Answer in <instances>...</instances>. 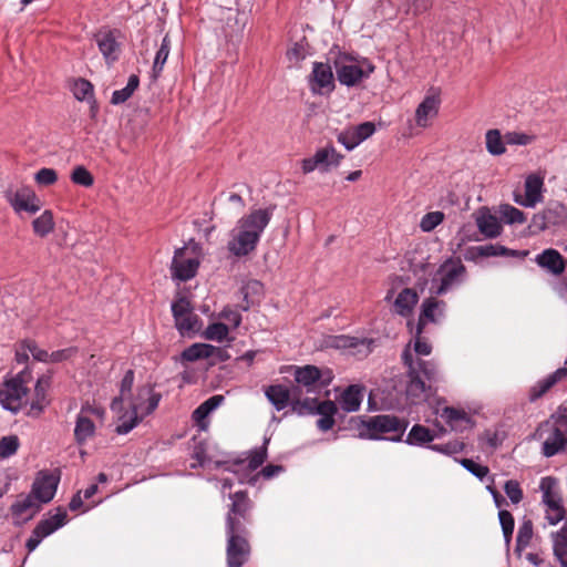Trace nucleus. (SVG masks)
Returning <instances> with one entry per match:
<instances>
[{"instance_id": "obj_1", "label": "nucleus", "mask_w": 567, "mask_h": 567, "mask_svg": "<svg viewBox=\"0 0 567 567\" xmlns=\"http://www.w3.org/2000/svg\"><path fill=\"white\" fill-rule=\"evenodd\" d=\"M228 499L225 516L227 566L241 567L249 559L251 551L247 525L251 523L254 502L246 491L230 493Z\"/></svg>"}, {"instance_id": "obj_2", "label": "nucleus", "mask_w": 567, "mask_h": 567, "mask_svg": "<svg viewBox=\"0 0 567 567\" xmlns=\"http://www.w3.org/2000/svg\"><path fill=\"white\" fill-rule=\"evenodd\" d=\"M265 394L277 411H281L290 404L291 411L298 415H321L317 421V426L322 432L331 430L334 425V414L338 412V406L331 400L320 402L316 398L301 399L299 398V389L292 386L288 389L281 384L269 385Z\"/></svg>"}, {"instance_id": "obj_3", "label": "nucleus", "mask_w": 567, "mask_h": 567, "mask_svg": "<svg viewBox=\"0 0 567 567\" xmlns=\"http://www.w3.org/2000/svg\"><path fill=\"white\" fill-rule=\"evenodd\" d=\"M403 363L408 367L405 393L413 404L426 401L433 394L432 383L440 379L436 364L431 360L413 359L410 343L402 353Z\"/></svg>"}, {"instance_id": "obj_4", "label": "nucleus", "mask_w": 567, "mask_h": 567, "mask_svg": "<svg viewBox=\"0 0 567 567\" xmlns=\"http://www.w3.org/2000/svg\"><path fill=\"white\" fill-rule=\"evenodd\" d=\"M161 393L154 392L151 385H144L137 389L136 395L128 398L131 411H122L118 414V421L115 432L120 435L131 432L146 415H150L161 401Z\"/></svg>"}, {"instance_id": "obj_5", "label": "nucleus", "mask_w": 567, "mask_h": 567, "mask_svg": "<svg viewBox=\"0 0 567 567\" xmlns=\"http://www.w3.org/2000/svg\"><path fill=\"white\" fill-rule=\"evenodd\" d=\"M536 435L539 439L546 436L543 454L547 457L556 455L567 444V415H553L537 427Z\"/></svg>"}, {"instance_id": "obj_6", "label": "nucleus", "mask_w": 567, "mask_h": 567, "mask_svg": "<svg viewBox=\"0 0 567 567\" xmlns=\"http://www.w3.org/2000/svg\"><path fill=\"white\" fill-rule=\"evenodd\" d=\"M408 421L395 415L380 414L370 417L365 422L368 437L372 440L381 439L383 434H393L389 440L394 442L402 441L404 432L408 427Z\"/></svg>"}, {"instance_id": "obj_7", "label": "nucleus", "mask_w": 567, "mask_h": 567, "mask_svg": "<svg viewBox=\"0 0 567 567\" xmlns=\"http://www.w3.org/2000/svg\"><path fill=\"white\" fill-rule=\"evenodd\" d=\"M27 372L4 381L0 386V403L3 409L17 413L24 402L28 389L24 385Z\"/></svg>"}, {"instance_id": "obj_8", "label": "nucleus", "mask_w": 567, "mask_h": 567, "mask_svg": "<svg viewBox=\"0 0 567 567\" xmlns=\"http://www.w3.org/2000/svg\"><path fill=\"white\" fill-rule=\"evenodd\" d=\"M436 275L440 276V285L435 292L444 295L464 280L466 268L461 259L449 258L440 266Z\"/></svg>"}, {"instance_id": "obj_9", "label": "nucleus", "mask_w": 567, "mask_h": 567, "mask_svg": "<svg viewBox=\"0 0 567 567\" xmlns=\"http://www.w3.org/2000/svg\"><path fill=\"white\" fill-rule=\"evenodd\" d=\"M4 197L18 214L21 212L35 214L42 207L41 199L29 187H20L17 190L7 189Z\"/></svg>"}, {"instance_id": "obj_10", "label": "nucleus", "mask_w": 567, "mask_h": 567, "mask_svg": "<svg viewBox=\"0 0 567 567\" xmlns=\"http://www.w3.org/2000/svg\"><path fill=\"white\" fill-rule=\"evenodd\" d=\"M342 157L333 146H326L319 148L313 156L302 161V171L305 174L317 168L321 172H328L330 167L338 166Z\"/></svg>"}, {"instance_id": "obj_11", "label": "nucleus", "mask_w": 567, "mask_h": 567, "mask_svg": "<svg viewBox=\"0 0 567 567\" xmlns=\"http://www.w3.org/2000/svg\"><path fill=\"white\" fill-rule=\"evenodd\" d=\"M274 210L275 206L254 209L250 212V214L241 217L237 221V226H239L240 229L249 231V234L255 236L256 239L259 241L262 231L265 230V228L267 227L272 217Z\"/></svg>"}, {"instance_id": "obj_12", "label": "nucleus", "mask_w": 567, "mask_h": 567, "mask_svg": "<svg viewBox=\"0 0 567 567\" xmlns=\"http://www.w3.org/2000/svg\"><path fill=\"white\" fill-rule=\"evenodd\" d=\"M446 302L434 297L423 300L417 320V333H423L427 323H440L445 316Z\"/></svg>"}, {"instance_id": "obj_13", "label": "nucleus", "mask_w": 567, "mask_h": 567, "mask_svg": "<svg viewBox=\"0 0 567 567\" xmlns=\"http://www.w3.org/2000/svg\"><path fill=\"white\" fill-rule=\"evenodd\" d=\"M293 377L297 384L292 385V388L299 389V398L302 395V389L306 390V393H315L318 389L326 385L324 382L320 383L321 371L315 365L308 364L296 368Z\"/></svg>"}, {"instance_id": "obj_14", "label": "nucleus", "mask_w": 567, "mask_h": 567, "mask_svg": "<svg viewBox=\"0 0 567 567\" xmlns=\"http://www.w3.org/2000/svg\"><path fill=\"white\" fill-rule=\"evenodd\" d=\"M310 90L315 94L330 93L334 89L333 73L327 63L315 62L309 76Z\"/></svg>"}, {"instance_id": "obj_15", "label": "nucleus", "mask_w": 567, "mask_h": 567, "mask_svg": "<svg viewBox=\"0 0 567 567\" xmlns=\"http://www.w3.org/2000/svg\"><path fill=\"white\" fill-rule=\"evenodd\" d=\"M187 250V247L176 249L172 260L173 276L182 281H187L195 277L199 266V261L197 258L185 257Z\"/></svg>"}, {"instance_id": "obj_16", "label": "nucleus", "mask_w": 567, "mask_h": 567, "mask_svg": "<svg viewBox=\"0 0 567 567\" xmlns=\"http://www.w3.org/2000/svg\"><path fill=\"white\" fill-rule=\"evenodd\" d=\"M258 240L255 236L249 234L239 226L230 231V239L227 244L228 250L236 257H244L254 251L257 247Z\"/></svg>"}, {"instance_id": "obj_17", "label": "nucleus", "mask_w": 567, "mask_h": 567, "mask_svg": "<svg viewBox=\"0 0 567 567\" xmlns=\"http://www.w3.org/2000/svg\"><path fill=\"white\" fill-rule=\"evenodd\" d=\"M374 66L368 64L367 70L362 66L351 62L343 63L342 61L336 62L337 78L341 84L347 86L357 85L362 79L368 78L372 73Z\"/></svg>"}, {"instance_id": "obj_18", "label": "nucleus", "mask_w": 567, "mask_h": 567, "mask_svg": "<svg viewBox=\"0 0 567 567\" xmlns=\"http://www.w3.org/2000/svg\"><path fill=\"white\" fill-rule=\"evenodd\" d=\"M59 477L47 472H40L35 477L31 493L39 503H49L56 492Z\"/></svg>"}, {"instance_id": "obj_19", "label": "nucleus", "mask_w": 567, "mask_h": 567, "mask_svg": "<svg viewBox=\"0 0 567 567\" xmlns=\"http://www.w3.org/2000/svg\"><path fill=\"white\" fill-rule=\"evenodd\" d=\"M475 224L485 238H496L502 234L503 227L498 218L487 207H481L474 213Z\"/></svg>"}, {"instance_id": "obj_20", "label": "nucleus", "mask_w": 567, "mask_h": 567, "mask_svg": "<svg viewBox=\"0 0 567 567\" xmlns=\"http://www.w3.org/2000/svg\"><path fill=\"white\" fill-rule=\"evenodd\" d=\"M535 262L554 276H560L567 267V260L554 248L545 249L542 254L537 255Z\"/></svg>"}, {"instance_id": "obj_21", "label": "nucleus", "mask_w": 567, "mask_h": 567, "mask_svg": "<svg viewBox=\"0 0 567 567\" xmlns=\"http://www.w3.org/2000/svg\"><path fill=\"white\" fill-rule=\"evenodd\" d=\"M95 42L107 64L118 59L120 43L114 31H100L95 35Z\"/></svg>"}, {"instance_id": "obj_22", "label": "nucleus", "mask_w": 567, "mask_h": 567, "mask_svg": "<svg viewBox=\"0 0 567 567\" xmlns=\"http://www.w3.org/2000/svg\"><path fill=\"white\" fill-rule=\"evenodd\" d=\"M440 103L439 93L429 94L424 97L415 111V122L417 126L426 127L429 125V121L437 115Z\"/></svg>"}, {"instance_id": "obj_23", "label": "nucleus", "mask_w": 567, "mask_h": 567, "mask_svg": "<svg viewBox=\"0 0 567 567\" xmlns=\"http://www.w3.org/2000/svg\"><path fill=\"white\" fill-rule=\"evenodd\" d=\"M372 339H359L349 336H334L330 339L329 346L336 349H358V353L364 355L371 352Z\"/></svg>"}, {"instance_id": "obj_24", "label": "nucleus", "mask_w": 567, "mask_h": 567, "mask_svg": "<svg viewBox=\"0 0 567 567\" xmlns=\"http://www.w3.org/2000/svg\"><path fill=\"white\" fill-rule=\"evenodd\" d=\"M567 377V368H559L546 378L539 380L529 391V400L536 401L546 394L556 383Z\"/></svg>"}, {"instance_id": "obj_25", "label": "nucleus", "mask_w": 567, "mask_h": 567, "mask_svg": "<svg viewBox=\"0 0 567 567\" xmlns=\"http://www.w3.org/2000/svg\"><path fill=\"white\" fill-rule=\"evenodd\" d=\"M543 179L536 175H529L525 181L524 199L515 198L516 203L524 207H534L542 200Z\"/></svg>"}, {"instance_id": "obj_26", "label": "nucleus", "mask_w": 567, "mask_h": 567, "mask_svg": "<svg viewBox=\"0 0 567 567\" xmlns=\"http://www.w3.org/2000/svg\"><path fill=\"white\" fill-rule=\"evenodd\" d=\"M553 551L561 567H567V519L561 528L550 535Z\"/></svg>"}, {"instance_id": "obj_27", "label": "nucleus", "mask_w": 567, "mask_h": 567, "mask_svg": "<svg viewBox=\"0 0 567 567\" xmlns=\"http://www.w3.org/2000/svg\"><path fill=\"white\" fill-rule=\"evenodd\" d=\"M363 399V388L359 385L348 386L341 394L339 404L346 412L358 411Z\"/></svg>"}, {"instance_id": "obj_28", "label": "nucleus", "mask_w": 567, "mask_h": 567, "mask_svg": "<svg viewBox=\"0 0 567 567\" xmlns=\"http://www.w3.org/2000/svg\"><path fill=\"white\" fill-rule=\"evenodd\" d=\"M419 301V295L412 288H404L396 297L394 307L402 317H409Z\"/></svg>"}, {"instance_id": "obj_29", "label": "nucleus", "mask_w": 567, "mask_h": 567, "mask_svg": "<svg viewBox=\"0 0 567 567\" xmlns=\"http://www.w3.org/2000/svg\"><path fill=\"white\" fill-rule=\"evenodd\" d=\"M476 256L480 257H493V256H513L524 259L527 255V250H513L508 249L505 246L498 244H488L483 246H477L474 248Z\"/></svg>"}, {"instance_id": "obj_30", "label": "nucleus", "mask_w": 567, "mask_h": 567, "mask_svg": "<svg viewBox=\"0 0 567 567\" xmlns=\"http://www.w3.org/2000/svg\"><path fill=\"white\" fill-rule=\"evenodd\" d=\"M134 383V371L127 370L124 374L121 384H120V395L115 396L111 403V410L114 413H122L123 411V402L128 400L132 396V388Z\"/></svg>"}, {"instance_id": "obj_31", "label": "nucleus", "mask_w": 567, "mask_h": 567, "mask_svg": "<svg viewBox=\"0 0 567 567\" xmlns=\"http://www.w3.org/2000/svg\"><path fill=\"white\" fill-rule=\"evenodd\" d=\"M56 511L58 512L55 515L40 520L34 527L42 536L47 537L53 534L65 524L68 517L66 511L61 507H59Z\"/></svg>"}, {"instance_id": "obj_32", "label": "nucleus", "mask_w": 567, "mask_h": 567, "mask_svg": "<svg viewBox=\"0 0 567 567\" xmlns=\"http://www.w3.org/2000/svg\"><path fill=\"white\" fill-rule=\"evenodd\" d=\"M224 401V396L220 395V394H217V395H213L210 396L209 399H207L206 401H204L199 406H197L193 414H192V417L194 420V422L200 426L202 429L205 427V424H204V421L206 420V417L215 410L217 409Z\"/></svg>"}, {"instance_id": "obj_33", "label": "nucleus", "mask_w": 567, "mask_h": 567, "mask_svg": "<svg viewBox=\"0 0 567 567\" xmlns=\"http://www.w3.org/2000/svg\"><path fill=\"white\" fill-rule=\"evenodd\" d=\"M11 513L16 517H21L28 512H31L28 518H31L39 509L40 503H37V499L32 493L28 495H21L19 499H17L11 505Z\"/></svg>"}, {"instance_id": "obj_34", "label": "nucleus", "mask_w": 567, "mask_h": 567, "mask_svg": "<svg viewBox=\"0 0 567 567\" xmlns=\"http://www.w3.org/2000/svg\"><path fill=\"white\" fill-rule=\"evenodd\" d=\"M95 432L93 421L87 416L80 413L76 419L74 437L79 444H83L89 437H92Z\"/></svg>"}, {"instance_id": "obj_35", "label": "nucleus", "mask_w": 567, "mask_h": 567, "mask_svg": "<svg viewBox=\"0 0 567 567\" xmlns=\"http://www.w3.org/2000/svg\"><path fill=\"white\" fill-rule=\"evenodd\" d=\"M169 51H171V40H169L168 34H166L163 38L162 44H161L158 51L156 52V55L154 59V63H153V68H152L153 80H157L159 78V75L163 71V68L167 61V58L169 55Z\"/></svg>"}, {"instance_id": "obj_36", "label": "nucleus", "mask_w": 567, "mask_h": 567, "mask_svg": "<svg viewBox=\"0 0 567 567\" xmlns=\"http://www.w3.org/2000/svg\"><path fill=\"white\" fill-rule=\"evenodd\" d=\"M212 350H214V346L212 344L194 343L182 352L181 358L183 361L195 362L200 359L210 358L209 351Z\"/></svg>"}, {"instance_id": "obj_37", "label": "nucleus", "mask_w": 567, "mask_h": 567, "mask_svg": "<svg viewBox=\"0 0 567 567\" xmlns=\"http://www.w3.org/2000/svg\"><path fill=\"white\" fill-rule=\"evenodd\" d=\"M544 213L550 227L560 226L567 220V208L561 203H549Z\"/></svg>"}, {"instance_id": "obj_38", "label": "nucleus", "mask_w": 567, "mask_h": 567, "mask_svg": "<svg viewBox=\"0 0 567 567\" xmlns=\"http://www.w3.org/2000/svg\"><path fill=\"white\" fill-rule=\"evenodd\" d=\"M442 417L450 424L453 430L464 429L465 426H463L462 423L471 425V419L468 415L464 411L457 410L455 408H444Z\"/></svg>"}, {"instance_id": "obj_39", "label": "nucleus", "mask_w": 567, "mask_h": 567, "mask_svg": "<svg viewBox=\"0 0 567 567\" xmlns=\"http://www.w3.org/2000/svg\"><path fill=\"white\" fill-rule=\"evenodd\" d=\"M434 440V434L424 425L415 424L410 430L405 443L409 445H421L425 443H431Z\"/></svg>"}, {"instance_id": "obj_40", "label": "nucleus", "mask_w": 567, "mask_h": 567, "mask_svg": "<svg viewBox=\"0 0 567 567\" xmlns=\"http://www.w3.org/2000/svg\"><path fill=\"white\" fill-rule=\"evenodd\" d=\"M53 214L51 210H44L32 221V228L37 236L45 237L54 229Z\"/></svg>"}, {"instance_id": "obj_41", "label": "nucleus", "mask_w": 567, "mask_h": 567, "mask_svg": "<svg viewBox=\"0 0 567 567\" xmlns=\"http://www.w3.org/2000/svg\"><path fill=\"white\" fill-rule=\"evenodd\" d=\"M533 522L525 519L517 532L515 553L520 556L522 551L529 545L533 538Z\"/></svg>"}, {"instance_id": "obj_42", "label": "nucleus", "mask_w": 567, "mask_h": 567, "mask_svg": "<svg viewBox=\"0 0 567 567\" xmlns=\"http://www.w3.org/2000/svg\"><path fill=\"white\" fill-rule=\"evenodd\" d=\"M140 79L136 74L128 78L127 84L122 90H116L112 94L111 103L118 105L126 102L138 87Z\"/></svg>"}, {"instance_id": "obj_43", "label": "nucleus", "mask_w": 567, "mask_h": 567, "mask_svg": "<svg viewBox=\"0 0 567 567\" xmlns=\"http://www.w3.org/2000/svg\"><path fill=\"white\" fill-rule=\"evenodd\" d=\"M51 383V377L42 375L38 379L35 384V399L31 403V410L41 412L45 406V393Z\"/></svg>"}, {"instance_id": "obj_44", "label": "nucleus", "mask_w": 567, "mask_h": 567, "mask_svg": "<svg viewBox=\"0 0 567 567\" xmlns=\"http://www.w3.org/2000/svg\"><path fill=\"white\" fill-rule=\"evenodd\" d=\"M558 481L553 476L543 477L539 484V488L543 493V503L547 505L551 501L560 498L557 492Z\"/></svg>"}, {"instance_id": "obj_45", "label": "nucleus", "mask_w": 567, "mask_h": 567, "mask_svg": "<svg viewBox=\"0 0 567 567\" xmlns=\"http://www.w3.org/2000/svg\"><path fill=\"white\" fill-rule=\"evenodd\" d=\"M268 442H269V440H265L264 445H261L257 449H254L252 451L249 452L248 464L246 466L247 473H244L243 475L247 474V476H248L249 473L254 472L255 470H257L259 466H261L264 464V462L267 458Z\"/></svg>"}, {"instance_id": "obj_46", "label": "nucleus", "mask_w": 567, "mask_h": 567, "mask_svg": "<svg viewBox=\"0 0 567 567\" xmlns=\"http://www.w3.org/2000/svg\"><path fill=\"white\" fill-rule=\"evenodd\" d=\"M505 141L498 130H489L486 133V148L492 155L505 153Z\"/></svg>"}, {"instance_id": "obj_47", "label": "nucleus", "mask_w": 567, "mask_h": 567, "mask_svg": "<svg viewBox=\"0 0 567 567\" xmlns=\"http://www.w3.org/2000/svg\"><path fill=\"white\" fill-rule=\"evenodd\" d=\"M281 472H284V466L281 465H276V464H268L267 466H265L258 474L247 478V474L245 475H239L238 480L240 483H248L250 485H255L259 475L264 476L265 478L269 480V478H272L274 476L280 474Z\"/></svg>"}, {"instance_id": "obj_48", "label": "nucleus", "mask_w": 567, "mask_h": 567, "mask_svg": "<svg viewBox=\"0 0 567 567\" xmlns=\"http://www.w3.org/2000/svg\"><path fill=\"white\" fill-rule=\"evenodd\" d=\"M499 214L504 221L509 225L523 224L526 220L522 210L508 204L499 206Z\"/></svg>"}, {"instance_id": "obj_49", "label": "nucleus", "mask_w": 567, "mask_h": 567, "mask_svg": "<svg viewBox=\"0 0 567 567\" xmlns=\"http://www.w3.org/2000/svg\"><path fill=\"white\" fill-rule=\"evenodd\" d=\"M20 441L17 435H8L0 439V458H8L17 453Z\"/></svg>"}, {"instance_id": "obj_50", "label": "nucleus", "mask_w": 567, "mask_h": 567, "mask_svg": "<svg viewBox=\"0 0 567 567\" xmlns=\"http://www.w3.org/2000/svg\"><path fill=\"white\" fill-rule=\"evenodd\" d=\"M228 332L229 329L225 323L214 322L206 328L204 337L207 340L221 342L228 336Z\"/></svg>"}, {"instance_id": "obj_51", "label": "nucleus", "mask_w": 567, "mask_h": 567, "mask_svg": "<svg viewBox=\"0 0 567 567\" xmlns=\"http://www.w3.org/2000/svg\"><path fill=\"white\" fill-rule=\"evenodd\" d=\"M73 94L79 101L90 100L93 97V85L85 79H79L74 82Z\"/></svg>"}, {"instance_id": "obj_52", "label": "nucleus", "mask_w": 567, "mask_h": 567, "mask_svg": "<svg viewBox=\"0 0 567 567\" xmlns=\"http://www.w3.org/2000/svg\"><path fill=\"white\" fill-rule=\"evenodd\" d=\"M198 318L192 312L175 320L176 328L184 336L197 330Z\"/></svg>"}, {"instance_id": "obj_53", "label": "nucleus", "mask_w": 567, "mask_h": 567, "mask_svg": "<svg viewBox=\"0 0 567 567\" xmlns=\"http://www.w3.org/2000/svg\"><path fill=\"white\" fill-rule=\"evenodd\" d=\"M498 518H499V523L502 526L505 542L508 544L512 539V535L514 532V525H515L514 517L508 511L501 509L498 512Z\"/></svg>"}, {"instance_id": "obj_54", "label": "nucleus", "mask_w": 567, "mask_h": 567, "mask_svg": "<svg viewBox=\"0 0 567 567\" xmlns=\"http://www.w3.org/2000/svg\"><path fill=\"white\" fill-rule=\"evenodd\" d=\"M71 181L84 187H91L94 183L93 175L84 166H76L73 169Z\"/></svg>"}, {"instance_id": "obj_55", "label": "nucleus", "mask_w": 567, "mask_h": 567, "mask_svg": "<svg viewBox=\"0 0 567 567\" xmlns=\"http://www.w3.org/2000/svg\"><path fill=\"white\" fill-rule=\"evenodd\" d=\"M444 220V214L442 212H431L425 214L420 223V227L423 231H432Z\"/></svg>"}, {"instance_id": "obj_56", "label": "nucleus", "mask_w": 567, "mask_h": 567, "mask_svg": "<svg viewBox=\"0 0 567 567\" xmlns=\"http://www.w3.org/2000/svg\"><path fill=\"white\" fill-rule=\"evenodd\" d=\"M406 7V12L413 16H420L433 6V0H401Z\"/></svg>"}, {"instance_id": "obj_57", "label": "nucleus", "mask_w": 567, "mask_h": 567, "mask_svg": "<svg viewBox=\"0 0 567 567\" xmlns=\"http://www.w3.org/2000/svg\"><path fill=\"white\" fill-rule=\"evenodd\" d=\"M504 491L513 504H518L523 501V489L516 480L507 481L504 485Z\"/></svg>"}, {"instance_id": "obj_58", "label": "nucleus", "mask_w": 567, "mask_h": 567, "mask_svg": "<svg viewBox=\"0 0 567 567\" xmlns=\"http://www.w3.org/2000/svg\"><path fill=\"white\" fill-rule=\"evenodd\" d=\"M460 463L465 470L480 480H483L489 473L487 466L481 465L471 458H462Z\"/></svg>"}, {"instance_id": "obj_59", "label": "nucleus", "mask_w": 567, "mask_h": 567, "mask_svg": "<svg viewBox=\"0 0 567 567\" xmlns=\"http://www.w3.org/2000/svg\"><path fill=\"white\" fill-rule=\"evenodd\" d=\"M534 136L520 132H507L504 135V141L508 145H527L532 143Z\"/></svg>"}, {"instance_id": "obj_60", "label": "nucleus", "mask_w": 567, "mask_h": 567, "mask_svg": "<svg viewBox=\"0 0 567 567\" xmlns=\"http://www.w3.org/2000/svg\"><path fill=\"white\" fill-rule=\"evenodd\" d=\"M413 350L417 355H429L432 351V346L425 338L422 337V333H417V327L414 331V344Z\"/></svg>"}, {"instance_id": "obj_61", "label": "nucleus", "mask_w": 567, "mask_h": 567, "mask_svg": "<svg viewBox=\"0 0 567 567\" xmlns=\"http://www.w3.org/2000/svg\"><path fill=\"white\" fill-rule=\"evenodd\" d=\"M34 178L38 184L49 186L56 182L58 174L53 168H41Z\"/></svg>"}, {"instance_id": "obj_62", "label": "nucleus", "mask_w": 567, "mask_h": 567, "mask_svg": "<svg viewBox=\"0 0 567 567\" xmlns=\"http://www.w3.org/2000/svg\"><path fill=\"white\" fill-rule=\"evenodd\" d=\"M172 312L174 316V319L181 318L183 316H186L192 312L190 302L185 297L178 298L175 302L172 305Z\"/></svg>"}, {"instance_id": "obj_63", "label": "nucleus", "mask_w": 567, "mask_h": 567, "mask_svg": "<svg viewBox=\"0 0 567 567\" xmlns=\"http://www.w3.org/2000/svg\"><path fill=\"white\" fill-rule=\"evenodd\" d=\"M528 228L532 234H537L544 231L547 228H550L549 224L547 223V218L544 210L533 216Z\"/></svg>"}, {"instance_id": "obj_64", "label": "nucleus", "mask_w": 567, "mask_h": 567, "mask_svg": "<svg viewBox=\"0 0 567 567\" xmlns=\"http://www.w3.org/2000/svg\"><path fill=\"white\" fill-rule=\"evenodd\" d=\"M353 132L358 142L361 143L375 132V126L372 122H364L355 126Z\"/></svg>"}]
</instances>
